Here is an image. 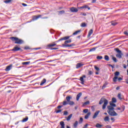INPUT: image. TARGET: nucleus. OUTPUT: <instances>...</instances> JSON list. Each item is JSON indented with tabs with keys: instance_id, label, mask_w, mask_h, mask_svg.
Here are the masks:
<instances>
[{
	"instance_id": "1",
	"label": "nucleus",
	"mask_w": 128,
	"mask_h": 128,
	"mask_svg": "<svg viewBox=\"0 0 128 128\" xmlns=\"http://www.w3.org/2000/svg\"><path fill=\"white\" fill-rule=\"evenodd\" d=\"M108 112L110 116H118L117 113L114 110V108L111 106H108Z\"/></svg>"
},
{
	"instance_id": "2",
	"label": "nucleus",
	"mask_w": 128,
	"mask_h": 128,
	"mask_svg": "<svg viewBox=\"0 0 128 128\" xmlns=\"http://www.w3.org/2000/svg\"><path fill=\"white\" fill-rule=\"evenodd\" d=\"M103 102L104 103L102 106V110H106V106L108 104V100L105 98H102L100 100L99 104H102Z\"/></svg>"
},
{
	"instance_id": "3",
	"label": "nucleus",
	"mask_w": 128,
	"mask_h": 128,
	"mask_svg": "<svg viewBox=\"0 0 128 128\" xmlns=\"http://www.w3.org/2000/svg\"><path fill=\"white\" fill-rule=\"evenodd\" d=\"M114 76L112 79V80L114 82H116L118 80V82H120V80H122V78L120 77L118 78V76H120V72H114Z\"/></svg>"
},
{
	"instance_id": "4",
	"label": "nucleus",
	"mask_w": 128,
	"mask_h": 128,
	"mask_svg": "<svg viewBox=\"0 0 128 128\" xmlns=\"http://www.w3.org/2000/svg\"><path fill=\"white\" fill-rule=\"evenodd\" d=\"M10 38L12 40H15L14 44H24V40H22L16 37H11Z\"/></svg>"
},
{
	"instance_id": "5",
	"label": "nucleus",
	"mask_w": 128,
	"mask_h": 128,
	"mask_svg": "<svg viewBox=\"0 0 128 128\" xmlns=\"http://www.w3.org/2000/svg\"><path fill=\"white\" fill-rule=\"evenodd\" d=\"M72 42V40H68L64 42V44H62V46H64V48H72L74 46V44H70Z\"/></svg>"
},
{
	"instance_id": "6",
	"label": "nucleus",
	"mask_w": 128,
	"mask_h": 128,
	"mask_svg": "<svg viewBox=\"0 0 128 128\" xmlns=\"http://www.w3.org/2000/svg\"><path fill=\"white\" fill-rule=\"evenodd\" d=\"M114 50L118 53L116 54V58H122L123 55L122 53V50H120L118 48H115Z\"/></svg>"
},
{
	"instance_id": "7",
	"label": "nucleus",
	"mask_w": 128,
	"mask_h": 128,
	"mask_svg": "<svg viewBox=\"0 0 128 128\" xmlns=\"http://www.w3.org/2000/svg\"><path fill=\"white\" fill-rule=\"evenodd\" d=\"M66 104H70V106H74V101H70L68 102L66 100H64L63 102V106H66Z\"/></svg>"
},
{
	"instance_id": "8",
	"label": "nucleus",
	"mask_w": 128,
	"mask_h": 128,
	"mask_svg": "<svg viewBox=\"0 0 128 128\" xmlns=\"http://www.w3.org/2000/svg\"><path fill=\"white\" fill-rule=\"evenodd\" d=\"M70 10L72 12H78V9L75 7L70 8Z\"/></svg>"
},
{
	"instance_id": "9",
	"label": "nucleus",
	"mask_w": 128,
	"mask_h": 128,
	"mask_svg": "<svg viewBox=\"0 0 128 128\" xmlns=\"http://www.w3.org/2000/svg\"><path fill=\"white\" fill-rule=\"evenodd\" d=\"M42 16L41 14H38V16H34L32 18V20H38L40 18H42Z\"/></svg>"
},
{
	"instance_id": "10",
	"label": "nucleus",
	"mask_w": 128,
	"mask_h": 128,
	"mask_svg": "<svg viewBox=\"0 0 128 128\" xmlns=\"http://www.w3.org/2000/svg\"><path fill=\"white\" fill-rule=\"evenodd\" d=\"M71 36H64V38H60L58 41L57 42H60V40H68V38H70Z\"/></svg>"
},
{
	"instance_id": "11",
	"label": "nucleus",
	"mask_w": 128,
	"mask_h": 128,
	"mask_svg": "<svg viewBox=\"0 0 128 128\" xmlns=\"http://www.w3.org/2000/svg\"><path fill=\"white\" fill-rule=\"evenodd\" d=\"M11 50H12V52H18V50H22V48H20L18 46H15Z\"/></svg>"
},
{
	"instance_id": "12",
	"label": "nucleus",
	"mask_w": 128,
	"mask_h": 128,
	"mask_svg": "<svg viewBox=\"0 0 128 128\" xmlns=\"http://www.w3.org/2000/svg\"><path fill=\"white\" fill-rule=\"evenodd\" d=\"M100 110H97L95 112L94 115L92 116V118H96L98 116V114H100Z\"/></svg>"
},
{
	"instance_id": "13",
	"label": "nucleus",
	"mask_w": 128,
	"mask_h": 128,
	"mask_svg": "<svg viewBox=\"0 0 128 128\" xmlns=\"http://www.w3.org/2000/svg\"><path fill=\"white\" fill-rule=\"evenodd\" d=\"M12 64H10L6 67V68L5 69L6 72H9V70H12Z\"/></svg>"
},
{
	"instance_id": "14",
	"label": "nucleus",
	"mask_w": 128,
	"mask_h": 128,
	"mask_svg": "<svg viewBox=\"0 0 128 128\" xmlns=\"http://www.w3.org/2000/svg\"><path fill=\"white\" fill-rule=\"evenodd\" d=\"M86 78V75H84L83 76L80 78V82H82V84H84V78Z\"/></svg>"
},
{
	"instance_id": "15",
	"label": "nucleus",
	"mask_w": 128,
	"mask_h": 128,
	"mask_svg": "<svg viewBox=\"0 0 128 128\" xmlns=\"http://www.w3.org/2000/svg\"><path fill=\"white\" fill-rule=\"evenodd\" d=\"M82 96V92H80L76 96V100L77 101L80 100V98Z\"/></svg>"
},
{
	"instance_id": "16",
	"label": "nucleus",
	"mask_w": 128,
	"mask_h": 128,
	"mask_svg": "<svg viewBox=\"0 0 128 128\" xmlns=\"http://www.w3.org/2000/svg\"><path fill=\"white\" fill-rule=\"evenodd\" d=\"M94 32V30L92 29H91L89 32L88 35V38H90L92 34V33Z\"/></svg>"
},
{
	"instance_id": "17",
	"label": "nucleus",
	"mask_w": 128,
	"mask_h": 128,
	"mask_svg": "<svg viewBox=\"0 0 128 128\" xmlns=\"http://www.w3.org/2000/svg\"><path fill=\"white\" fill-rule=\"evenodd\" d=\"M84 66V64L82 63H78L76 64V68H80L81 66Z\"/></svg>"
},
{
	"instance_id": "18",
	"label": "nucleus",
	"mask_w": 128,
	"mask_h": 128,
	"mask_svg": "<svg viewBox=\"0 0 128 128\" xmlns=\"http://www.w3.org/2000/svg\"><path fill=\"white\" fill-rule=\"evenodd\" d=\"M80 8H88V10H90V6H88L87 5L82 6L80 7Z\"/></svg>"
},
{
	"instance_id": "19",
	"label": "nucleus",
	"mask_w": 128,
	"mask_h": 128,
	"mask_svg": "<svg viewBox=\"0 0 128 128\" xmlns=\"http://www.w3.org/2000/svg\"><path fill=\"white\" fill-rule=\"evenodd\" d=\"M46 78H44L42 80L40 84V86H42V85L44 84H46Z\"/></svg>"
},
{
	"instance_id": "20",
	"label": "nucleus",
	"mask_w": 128,
	"mask_h": 128,
	"mask_svg": "<svg viewBox=\"0 0 128 128\" xmlns=\"http://www.w3.org/2000/svg\"><path fill=\"white\" fill-rule=\"evenodd\" d=\"M70 100H72V96H67L66 97V102H70Z\"/></svg>"
},
{
	"instance_id": "21",
	"label": "nucleus",
	"mask_w": 128,
	"mask_h": 128,
	"mask_svg": "<svg viewBox=\"0 0 128 128\" xmlns=\"http://www.w3.org/2000/svg\"><path fill=\"white\" fill-rule=\"evenodd\" d=\"M72 114H70L67 118L66 117V120H68V122L69 120H70V118H72Z\"/></svg>"
},
{
	"instance_id": "22",
	"label": "nucleus",
	"mask_w": 128,
	"mask_h": 128,
	"mask_svg": "<svg viewBox=\"0 0 128 128\" xmlns=\"http://www.w3.org/2000/svg\"><path fill=\"white\" fill-rule=\"evenodd\" d=\"M90 116V112H88L84 116L85 120H88V117Z\"/></svg>"
},
{
	"instance_id": "23",
	"label": "nucleus",
	"mask_w": 128,
	"mask_h": 128,
	"mask_svg": "<svg viewBox=\"0 0 128 128\" xmlns=\"http://www.w3.org/2000/svg\"><path fill=\"white\" fill-rule=\"evenodd\" d=\"M60 125L61 126V128H64V122L62 121L60 122Z\"/></svg>"
},
{
	"instance_id": "24",
	"label": "nucleus",
	"mask_w": 128,
	"mask_h": 128,
	"mask_svg": "<svg viewBox=\"0 0 128 128\" xmlns=\"http://www.w3.org/2000/svg\"><path fill=\"white\" fill-rule=\"evenodd\" d=\"M28 120V117L26 116L22 120V122H26Z\"/></svg>"
},
{
	"instance_id": "25",
	"label": "nucleus",
	"mask_w": 128,
	"mask_h": 128,
	"mask_svg": "<svg viewBox=\"0 0 128 128\" xmlns=\"http://www.w3.org/2000/svg\"><path fill=\"white\" fill-rule=\"evenodd\" d=\"M30 64V62H22V64H23L24 66H28V64Z\"/></svg>"
},
{
	"instance_id": "26",
	"label": "nucleus",
	"mask_w": 128,
	"mask_h": 128,
	"mask_svg": "<svg viewBox=\"0 0 128 128\" xmlns=\"http://www.w3.org/2000/svg\"><path fill=\"white\" fill-rule=\"evenodd\" d=\"M78 121H76L74 124V128H78Z\"/></svg>"
},
{
	"instance_id": "27",
	"label": "nucleus",
	"mask_w": 128,
	"mask_h": 128,
	"mask_svg": "<svg viewBox=\"0 0 128 128\" xmlns=\"http://www.w3.org/2000/svg\"><path fill=\"white\" fill-rule=\"evenodd\" d=\"M104 60H105L108 62V60H110V57H108V56L106 55L104 56Z\"/></svg>"
},
{
	"instance_id": "28",
	"label": "nucleus",
	"mask_w": 128,
	"mask_h": 128,
	"mask_svg": "<svg viewBox=\"0 0 128 128\" xmlns=\"http://www.w3.org/2000/svg\"><path fill=\"white\" fill-rule=\"evenodd\" d=\"M104 122H110V118L108 116H106L104 118Z\"/></svg>"
},
{
	"instance_id": "29",
	"label": "nucleus",
	"mask_w": 128,
	"mask_h": 128,
	"mask_svg": "<svg viewBox=\"0 0 128 128\" xmlns=\"http://www.w3.org/2000/svg\"><path fill=\"white\" fill-rule=\"evenodd\" d=\"M90 104V101H87L86 102H84V104H82V106H86Z\"/></svg>"
},
{
	"instance_id": "30",
	"label": "nucleus",
	"mask_w": 128,
	"mask_h": 128,
	"mask_svg": "<svg viewBox=\"0 0 128 128\" xmlns=\"http://www.w3.org/2000/svg\"><path fill=\"white\" fill-rule=\"evenodd\" d=\"M78 32H80V30L76 31L74 33H73V36H76Z\"/></svg>"
},
{
	"instance_id": "31",
	"label": "nucleus",
	"mask_w": 128,
	"mask_h": 128,
	"mask_svg": "<svg viewBox=\"0 0 128 128\" xmlns=\"http://www.w3.org/2000/svg\"><path fill=\"white\" fill-rule=\"evenodd\" d=\"M118 98L120 100H122V94L119 93L118 95Z\"/></svg>"
},
{
	"instance_id": "32",
	"label": "nucleus",
	"mask_w": 128,
	"mask_h": 128,
	"mask_svg": "<svg viewBox=\"0 0 128 128\" xmlns=\"http://www.w3.org/2000/svg\"><path fill=\"white\" fill-rule=\"evenodd\" d=\"M96 128H102V125L100 124H96Z\"/></svg>"
},
{
	"instance_id": "33",
	"label": "nucleus",
	"mask_w": 128,
	"mask_h": 128,
	"mask_svg": "<svg viewBox=\"0 0 128 128\" xmlns=\"http://www.w3.org/2000/svg\"><path fill=\"white\" fill-rule=\"evenodd\" d=\"M112 60L114 62H118V60H116V58L114 56H112Z\"/></svg>"
},
{
	"instance_id": "34",
	"label": "nucleus",
	"mask_w": 128,
	"mask_h": 128,
	"mask_svg": "<svg viewBox=\"0 0 128 128\" xmlns=\"http://www.w3.org/2000/svg\"><path fill=\"white\" fill-rule=\"evenodd\" d=\"M80 26L82 28H86V24L84 22L82 23Z\"/></svg>"
},
{
	"instance_id": "35",
	"label": "nucleus",
	"mask_w": 128,
	"mask_h": 128,
	"mask_svg": "<svg viewBox=\"0 0 128 128\" xmlns=\"http://www.w3.org/2000/svg\"><path fill=\"white\" fill-rule=\"evenodd\" d=\"M56 46V44H50L48 46V48H51V46Z\"/></svg>"
},
{
	"instance_id": "36",
	"label": "nucleus",
	"mask_w": 128,
	"mask_h": 128,
	"mask_svg": "<svg viewBox=\"0 0 128 128\" xmlns=\"http://www.w3.org/2000/svg\"><path fill=\"white\" fill-rule=\"evenodd\" d=\"M96 50V48H93L89 50V52H94Z\"/></svg>"
},
{
	"instance_id": "37",
	"label": "nucleus",
	"mask_w": 128,
	"mask_h": 128,
	"mask_svg": "<svg viewBox=\"0 0 128 128\" xmlns=\"http://www.w3.org/2000/svg\"><path fill=\"white\" fill-rule=\"evenodd\" d=\"M110 106H112V107H116V104H114L112 102H110Z\"/></svg>"
},
{
	"instance_id": "38",
	"label": "nucleus",
	"mask_w": 128,
	"mask_h": 128,
	"mask_svg": "<svg viewBox=\"0 0 128 128\" xmlns=\"http://www.w3.org/2000/svg\"><path fill=\"white\" fill-rule=\"evenodd\" d=\"M10 2H12V0H6L4 1V2H5V4H10Z\"/></svg>"
},
{
	"instance_id": "39",
	"label": "nucleus",
	"mask_w": 128,
	"mask_h": 128,
	"mask_svg": "<svg viewBox=\"0 0 128 128\" xmlns=\"http://www.w3.org/2000/svg\"><path fill=\"white\" fill-rule=\"evenodd\" d=\"M58 12H59L60 14H64L65 12L64 10H62L58 11Z\"/></svg>"
},
{
	"instance_id": "40",
	"label": "nucleus",
	"mask_w": 128,
	"mask_h": 128,
	"mask_svg": "<svg viewBox=\"0 0 128 128\" xmlns=\"http://www.w3.org/2000/svg\"><path fill=\"white\" fill-rule=\"evenodd\" d=\"M96 58L97 60H102V56H98L96 57Z\"/></svg>"
},
{
	"instance_id": "41",
	"label": "nucleus",
	"mask_w": 128,
	"mask_h": 128,
	"mask_svg": "<svg viewBox=\"0 0 128 128\" xmlns=\"http://www.w3.org/2000/svg\"><path fill=\"white\" fill-rule=\"evenodd\" d=\"M112 102H116V98H112Z\"/></svg>"
},
{
	"instance_id": "42",
	"label": "nucleus",
	"mask_w": 128,
	"mask_h": 128,
	"mask_svg": "<svg viewBox=\"0 0 128 128\" xmlns=\"http://www.w3.org/2000/svg\"><path fill=\"white\" fill-rule=\"evenodd\" d=\"M92 74H94V72L92 70H89L88 72V74L89 76H92Z\"/></svg>"
},
{
	"instance_id": "43",
	"label": "nucleus",
	"mask_w": 128,
	"mask_h": 128,
	"mask_svg": "<svg viewBox=\"0 0 128 128\" xmlns=\"http://www.w3.org/2000/svg\"><path fill=\"white\" fill-rule=\"evenodd\" d=\"M82 122H84V118H80L79 124H82Z\"/></svg>"
},
{
	"instance_id": "44",
	"label": "nucleus",
	"mask_w": 128,
	"mask_h": 128,
	"mask_svg": "<svg viewBox=\"0 0 128 128\" xmlns=\"http://www.w3.org/2000/svg\"><path fill=\"white\" fill-rule=\"evenodd\" d=\"M83 112H84V114H86L87 112H88V109H84V110H83Z\"/></svg>"
},
{
	"instance_id": "45",
	"label": "nucleus",
	"mask_w": 128,
	"mask_h": 128,
	"mask_svg": "<svg viewBox=\"0 0 128 128\" xmlns=\"http://www.w3.org/2000/svg\"><path fill=\"white\" fill-rule=\"evenodd\" d=\"M94 68L95 70H97L98 72V70H100V68H98V67L96 66H94Z\"/></svg>"
},
{
	"instance_id": "46",
	"label": "nucleus",
	"mask_w": 128,
	"mask_h": 128,
	"mask_svg": "<svg viewBox=\"0 0 128 128\" xmlns=\"http://www.w3.org/2000/svg\"><path fill=\"white\" fill-rule=\"evenodd\" d=\"M56 114H59V112H62V110H57L56 111Z\"/></svg>"
},
{
	"instance_id": "47",
	"label": "nucleus",
	"mask_w": 128,
	"mask_h": 128,
	"mask_svg": "<svg viewBox=\"0 0 128 128\" xmlns=\"http://www.w3.org/2000/svg\"><path fill=\"white\" fill-rule=\"evenodd\" d=\"M68 112L67 111H64V116H68Z\"/></svg>"
},
{
	"instance_id": "48",
	"label": "nucleus",
	"mask_w": 128,
	"mask_h": 128,
	"mask_svg": "<svg viewBox=\"0 0 128 128\" xmlns=\"http://www.w3.org/2000/svg\"><path fill=\"white\" fill-rule=\"evenodd\" d=\"M80 14V16H86V14L84 12H81Z\"/></svg>"
},
{
	"instance_id": "49",
	"label": "nucleus",
	"mask_w": 128,
	"mask_h": 128,
	"mask_svg": "<svg viewBox=\"0 0 128 128\" xmlns=\"http://www.w3.org/2000/svg\"><path fill=\"white\" fill-rule=\"evenodd\" d=\"M122 112H124V108H126V106H122Z\"/></svg>"
},
{
	"instance_id": "50",
	"label": "nucleus",
	"mask_w": 128,
	"mask_h": 128,
	"mask_svg": "<svg viewBox=\"0 0 128 128\" xmlns=\"http://www.w3.org/2000/svg\"><path fill=\"white\" fill-rule=\"evenodd\" d=\"M88 124H86L82 128H88Z\"/></svg>"
},
{
	"instance_id": "51",
	"label": "nucleus",
	"mask_w": 128,
	"mask_h": 128,
	"mask_svg": "<svg viewBox=\"0 0 128 128\" xmlns=\"http://www.w3.org/2000/svg\"><path fill=\"white\" fill-rule=\"evenodd\" d=\"M62 108V106H57V108H58V110Z\"/></svg>"
},
{
	"instance_id": "52",
	"label": "nucleus",
	"mask_w": 128,
	"mask_h": 128,
	"mask_svg": "<svg viewBox=\"0 0 128 128\" xmlns=\"http://www.w3.org/2000/svg\"><path fill=\"white\" fill-rule=\"evenodd\" d=\"M42 20H46L47 18H48V16H45V17H42Z\"/></svg>"
},
{
	"instance_id": "53",
	"label": "nucleus",
	"mask_w": 128,
	"mask_h": 128,
	"mask_svg": "<svg viewBox=\"0 0 128 128\" xmlns=\"http://www.w3.org/2000/svg\"><path fill=\"white\" fill-rule=\"evenodd\" d=\"M112 26H116V22H112Z\"/></svg>"
},
{
	"instance_id": "54",
	"label": "nucleus",
	"mask_w": 128,
	"mask_h": 128,
	"mask_svg": "<svg viewBox=\"0 0 128 128\" xmlns=\"http://www.w3.org/2000/svg\"><path fill=\"white\" fill-rule=\"evenodd\" d=\"M22 6H28V4L24 3L22 4Z\"/></svg>"
},
{
	"instance_id": "55",
	"label": "nucleus",
	"mask_w": 128,
	"mask_h": 128,
	"mask_svg": "<svg viewBox=\"0 0 128 128\" xmlns=\"http://www.w3.org/2000/svg\"><path fill=\"white\" fill-rule=\"evenodd\" d=\"M109 66H111V68H114V66L110 64H109Z\"/></svg>"
},
{
	"instance_id": "56",
	"label": "nucleus",
	"mask_w": 128,
	"mask_h": 128,
	"mask_svg": "<svg viewBox=\"0 0 128 128\" xmlns=\"http://www.w3.org/2000/svg\"><path fill=\"white\" fill-rule=\"evenodd\" d=\"M124 34L126 35V36H128V32L126 31L124 32Z\"/></svg>"
},
{
	"instance_id": "57",
	"label": "nucleus",
	"mask_w": 128,
	"mask_h": 128,
	"mask_svg": "<svg viewBox=\"0 0 128 128\" xmlns=\"http://www.w3.org/2000/svg\"><path fill=\"white\" fill-rule=\"evenodd\" d=\"M50 50H58V48H51Z\"/></svg>"
},
{
	"instance_id": "58",
	"label": "nucleus",
	"mask_w": 128,
	"mask_h": 128,
	"mask_svg": "<svg viewBox=\"0 0 128 128\" xmlns=\"http://www.w3.org/2000/svg\"><path fill=\"white\" fill-rule=\"evenodd\" d=\"M96 2V0H92V4H94Z\"/></svg>"
},
{
	"instance_id": "59",
	"label": "nucleus",
	"mask_w": 128,
	"mask_h": 128,
	"mask_svg": "<svg viewBox=\"0 0 128 128\" xmlns=\"http://www.w3.org/2000/svg\"><path fill=\"white\" fill-rule=\"evenodd\" d=\"M110 120H112L113 122H114V118H111Z\"/></svg>"
},
{
	"instance_id": "60",
	"label": "nucleus",
	"mask_w": 128,
	"mask_h": 128,
	"mask_svg": "<svg viewBox=\"0 0 128 128\" xmlns=\"http://www.w3.org/2000/svg\"><path fill=\"white\" fill-rule=\"evenodd\" d=\"M116 90H120V86H117V87L116 88Z\"/></svg>"
},
{
	"instance_id": "61",
	"label": "nucleus",
	"mask_w": 128,
	"mask_h": 128,
	"mask_svg": "<svg viewBox=\"0 0 128 128\" xmlns=\"http://www.w3.org/2000/svg\"><path fill=\"white\" fill-rule=\"evenodd\" d=\"M30 48L28 47H25L24 50H28Z\"/></svg>"
},
{
	"instance_id": "62",
	"label": "nucleus",
	"mask_w": 128,
	"mask_h": 128,
	"mask_svg": "<svg viewBox=\"0 0 128 128\" xmlns=\"http://www.w3.org/2000/svg\"><path fill=\"white\" fill-rule=\"evenodd\" d=\"M7 92H8V94H10V92H12V90H8Z\"/></svg>"
},
{
	"instance_id": "63",
	"label": "nucleus",
	"mask_w": 128,
	"mask_h": 128,
	"mask_svg": "<svg viewBox=\"0 0 128 128\" xmlns=\"http://www.w3.org/2000/svg\"><path fill=\"white\" fill-rule=\"evenodd\" d=\"M117 110H120V107L118 108Z\"/></svg>"
},
{
	"instance_id": "64",
	"label": "nucleus",
	"mask_w": 128,
	"mask_h": 128,
	"mask_svg": "<svg viewBox=\"0 0 128 128\" xmlns=\"http://www.w3.org/2000/svg\"><path fill=\"white\" fill-rule=\"evenodd\" d=\"M66 128H70V127L68 126H66Z\"/></svg>"
}]
</instances>
